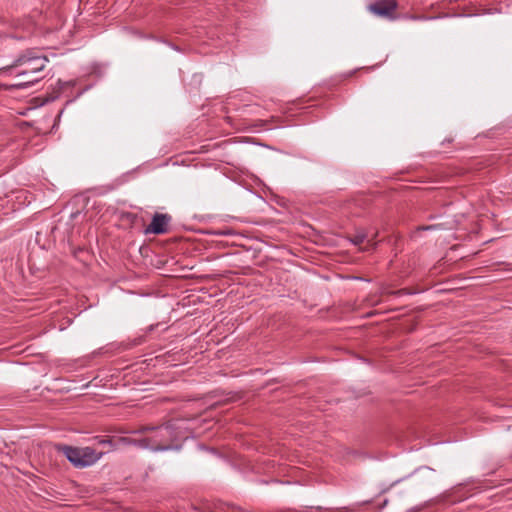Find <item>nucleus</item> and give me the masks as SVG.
I'll use <instances>...</instances> for the list:
<instances>
[{
  "instance_id": "3",
  "label": "nucleus",
  "mask_w": 512,
  "mask_h": 512,
  "mask_svg": "<svg viewBox=\"0 0 512 512\" xmlns=\"http://www.w3.org/2000/svg\"><path fill=\"white\" fill-rule=\"evenodd\" d=\"M397 8V0H376L368 5V10L372 14L388 20H396L398 18L396 14Z\"/></svg>"
},
{
  "instance_id": "2",
  "label": "nucleus",
  "mask_w": 512,
  "mask_h": 512,
  "mask_svg": "<svg viewBox=\"0 0 512 512\" xmlns=\"http://www.w3.org/2000/svg\"><path fill=\"white\" fill-rule=\"evenodd\" d=\"M56 450L62 453L68 461L76 468H84L97 462L102 452L97 453L94 448H78L65 444L56 445Z\"/></svg>"
},
{
  "instance_id": "11",
  "label": "nucleus",
  "mask_w": 512,
  "mask_h": 512,
  "mask_svg": "<svg viewBox=\"0 0 512 512\" xmlns=\"http://www.w3.org/2000/svg\"><path fill=\"white\" fill-rule=\"evenodd\" d=\"M158 431H159V433H158L157 435H155L154 437H155L158 441H160L161 443H163V444H169L168 442H166V441H164V440H163L164 436H163V435H162V433H161V432H162V431H161V429H160V430H158Z\"/></svg>"
},
{
  "instance_id": "5",
  "label": "nucleus",
  "mask_w": 512,
  "mask_h": 512,
  "mask_svg": "<svg viewBox=\"0 0 512 512\" xmlns=\"http://www.w3.org/2000/svg\"><path fill=\"white\" fill-rule=\"evenodd\" d=\"M172 217L169 214L155 213L152 217L151 223L146 227V234L160 235L168 232V224L171 222Z\"/></svg>"
},
{
  "instance_id": "1",
  "label": "nucleus",
  "mask_w": 512,
  "mask_h": 512,
  "mask_svg": "<svg viewBox=\"0 0 512 512\" xmlns=\"http://www.w3.org/2000/svg\"><path fill=\"white\" fill-rule=\"evenodd\" d=\"M47 62L48 59L45 56L29 50L21 54L11 65L0 68V73L23 67L17 71L16 76L36 75L45 68Z\"/></svg>"
},
{
  "instance_id": "7",
  "label": "nucleus",
  "mask_w": 512,
  "mask_h": 512,
  "mask_svg": "<svg viewBox=\"0 0 512 512\" xmlns=\"http://www.w3.org/2000/svg\"><path fill=\"white\" fill-rule=\"evenodd\" d=\"M22 77H24L23 81L17 83V84H14L13 86L14 87H17V88H23V87H26L28 85H31V84H34L36 82H38L41 77L38 76V74L36 75H22Z\"/></svg>"
},
{
  "instance_id": "10",
  "label": "nucleus",
  "mask_w": 512,
  "mask_h": 512,
  "mask_svg": "<svg viewBox=\"0 0 512 512\" xmlns=\"http://www.w3.org/2000/svg\"><path fill=\"white\" fill-rule=\"evenodd\" d=\"M367 235L365 234H362V233H358L356 235L353 236V238L351 239V241L355 244V245H360L364 242V240L366 239Z\"/></svg>"
},
{
  "instance_id": "8",
  "label": "nucleus",
  "mask_w": 512,
  "mask_h": 512,
  "mask_svg": "<svg viewBox=\"0 0 512 512\" xmlns=\"http://www.w3.org/2000/svg\"><path fill=\"white\" fill-rule=\"evenodd\" d=\"M156 430H160V427H158V426L143 425L138 430H135L132 433L144 434V433L152 432V431H156Z\"/></svg>"
},
{
  "instance_id": "4",
  "label": "nucleus",
  "mask_w": 512,
  "mask_h": 512,
  "mask_svg": "<svg viewBox=\"0 0 512 512\" xmlns=\"http://www.w3.org/2000/svg\"><path fill=\"white\" fill-rule=\"evenodd\" d=\"M118 441L123 445H134L143 449H151L153 451H165L171 448V444H163L155 437H145L141 439L120 437Z\"/></svg>"
},
{
  "instance_id": "6",
  "label": "nucleus",
  "mask_w": 512,
  "mask_h": 512,
  "mask_svg": "<svg viewBox=\"0 0 512 512\" xmlns=\"http://www.w3.org/2000/svg\"><path fill=\"white\" fill-rule=\"evenodd\" d=\"M272 124H275V126H278L280 124V118L276 116H271L267 120H256L252 126L254 127H267L269 128Z\"/></svg>"
},
{
  "instance_id": "9",
  "label": "nucleus",
  "mask_w": 512,
  "mask_h": 512,
  "mask_svg": "<svg viewBox=\"0 0 512 512\" xmlns=\"http://www.w3.org/2000/svg\"><path fill=\"white\" fill-rule=\"evenodd\" d=\"M435 229H444V225L436 224V225H423V226L418 227L419 231H428V230H435Z\"/></svg>"
},
{
  "instance_id": "12",
  "label": "nucleus",
  "mask_w": 512,
  "mask_h": 512,
  "mask_svg": "<svg viewBox=\"0 0 512 512\" xmlns=\"http://www.w3.org/2000/svg\"><path fill=\"white\" fill-rule=\"evenodd\" d=\"M101 444L112 443V439H105L100 441Z\"/></svg>"
}]
</instances>
